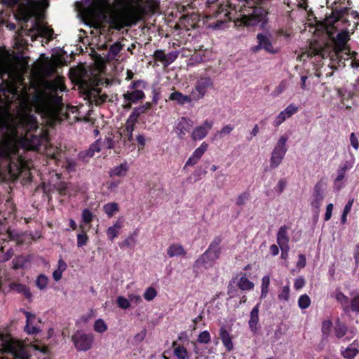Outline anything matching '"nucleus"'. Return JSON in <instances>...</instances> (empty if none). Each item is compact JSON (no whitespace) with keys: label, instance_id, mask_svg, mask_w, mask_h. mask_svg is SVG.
<instances>
[{"label":"nucleus","instance_id":"nucleus-1","mask_svg":"<svg viewBox=\"0 0 359 359\" xmlns=\"http://www.w3.org/2000/svg\"><path fill=\"white\" fill-rule=\"evenodd\" d=\"M0 75L4 82L0 90V161H5L13 179L31 181L32 163L26 160L27 150H35L39 139L32 132L38 128L36 113L49 119L57 117L62 97L57 92L65 90L63 79L48 82L43 91L36 83L24 82L21 67L8 52L0 54Z\"/></svg>","mask_w":359,"mask_h":359},{"label":"nucleus","instance_id":"nucleus-2","mask_svg":"<svg viewBox=\"0 0 359 359\" xmlns=\"http://www.w3.org/2000/svg\"><path fill=\"white\" fill-rule=\"evenodd\" d=\"M80 13L94 27L104 21L116 29L130 27L139 21L147 12H155L156 0H81Z\"/></svg>","mask_w":359,"mask_h":359},{"label":"nucleus","instance_id":"nucleus-3","mask_svg":"<svg viewBox=\"0 0 359 359\" xmlns=\"http://www.w3.org/2000/svg\"><path fill=\"white\" fill-rule=\"evenodd\" d=\"M349 40L347 32L343 31L339 33L334 44H322L318 42H311L309 49L300 55V60H304L305 57H318L319 58L329 57L331 63L329 65L331 69H336V63H343L344 60L352 58L355 52L351 51L346 43Z\"/></svg>","mask_w":359,"mask_h":359},{"label":"nucleus","instance_id":"nucleus-4","mask_svg":"<svg viewBox=\"0 0 359 359\" xmlns=\"http://www.w3.org/2000/svg\"><path fill=\"white\" fill-rule=\"evenodd\" d=\"M219 14L229 20H233L236 25H244L246 26H256L259 25L264 28L268 22V11L262 7H254L250 8L243 15H240L241 18L236 17V12L229 5H222L219 8Z\"/></svg>","mask_w":359,"mask_h":359},{"label":"nucleus","instance_id":"nucleus-5","mask_svg":"<svg viewBox=\"0 0 359 359\" xmlns=\"http://www.w3.org/2000/svg\"><path fill=\"white\" fill-rule=\"evenodd\" d=\"M31 349L39 350L43 353L47 351L46 346L35 344L28 346L12 337L9 334L0 333V353L8 354L6 359H29Z\"/></svg>","mask_w":359,"mask_h":359},{"label":"nucleus","instance_id":"nucleus-6","mask_svg":"<svg viewBox=\"0 0 359 359\" xmlns=\"http://www.w3.org/2000/svg\"><path fill=\"white\" fill-rule=\"evenodd\" d=\"M220 253L219 241L215 240L208 250L196 260L194 265V271L196 273H202L204 270L210 268L214 262L219 258Z\"/></svg>","mask_w":359,"mask_h":359},{"label":"nucleus","instance_id":"nucleus-7","mask_svg":"<svg viewBox=\"0 0 359 359\" xmlns=\"http://www.w3.org/2000/svg\"><path fill=\"white\" fill-rule=\"evenodd\" d=\"M10 6L17 7L16 18L20 21L27 22L34 15L38 13V10L41 6V2L39 0H10Z\"/></svg>","mask_w":359,"mask_h":359},{"label":"nucleus","instance_id":"nucleus-8","mask_svg":"<svg viewBox=\"0 0 359 359\" xmlns=\"http://www.w3.org/2000/svg\"><path fill=\"white\" fill-rule=\"evenodd\" d=\"M25 33L32 38V40H36L37 37L41 36L46 39L47 43L53 39V29L46 26L43 22H41L39 19H35L32 22V26L30 29H24L22 27V32L19 35Z\"/></svg>","mask_w":359,"mask_h":359},{"label":"nucleus","instance_id":"nucleus-9","mask_svg":"<svg viewBox=\"0 0 359 359\" xmlns=\"http://www.w3.org/2000/svg\"><path fill=\"white\" fill-rule=\"evenodd\" d=\"M288 137L286 135H282L278 140L271 155L269 160L270 168L275 169L282 163L286 152L287 151V142Z\"/></svg>","mask_w":359,"mask_h":359},{"label":"nucleus","instance_id":"nucleus-10","mask_svg":"<svg viewBox=\"0 0 359 359\" xmlns=\"http://www.w3.org/2000/svg\"><path fill=\"white\" fill-rule=\"evenodd\" d=\"M351 299L345 295L340 290L334 292V297L337 301L341 305L346 313L352 311L359 313V292H353L351 294Z\"/></svg>","mask_w":359,"mask_h":359},{"label":"nucleus","instance_id":"nucleus-11","mask_svg":"<svg viewBox=\"0 0 359 359\" xmlns=\"http://www.w3.org/2000/svg\"><path fill=\"white\" fill-rule=\"evenodd\" d=\"M72 339L75 348L80 351H86L90 349L95 340L92 334H86L82 332H76L72 336Z\"/></svg>","mask_w":359,"mask_h":359},{"label":"nucleus","instance_id":"nucleus-12","mask_svg":"<svg viewBox=\"0 0 359 359\" xmlns=\"http://www.w3.org/2000/svg\"><path fill=\"white\" fill-rule=\"evenodd\" d=\"M213 82L210 77H201L195 84V90H192V96L194 100L197 101L202 99L206 94L209 88H212Z\"/></svg>","mask_w":359,"mask_h":359},{"label":"nucleus","instance_id":"nucleus-13","mask_svg":"<svg viewBox=\"0 0 359 359\" xmlns=\"http://www.w3.org/2000/svg\"><path fill=\"white\" fill-rule=\"evenodd\" d=\"M326 184L320 181L316 184L313 188L311 205L315 208H319L321 205L326 193Z\"/></svg>","mask_w":359,"mask_h":359},{"label":"nucleus","instance_id":"nucleus-14","mask_svg":"<svg viewBox=\"0 0 359 359\" xmlns=\"http://www.w3.org/2000/svg\"><path fill=\"white\" fill-rule=\"evenodd\" d=\"M136 115L130 114L126 123L125 128L122 132L117 134V139H120L121 137L123 138L124 142L126 141L131 142L133 140V132L135 128V124L137 122V119H135Z\"/></svg>","mask_w":359,"mask_h":359},{"label":"nucleus","instance_id":"nucleus-15","mask_svg":"<svg viewBox=\"0 0 359 359\" xmlns=\"http://www.w3.org/2000/svg\"><path fill=\"white\" fill-rule=\"evenodd\" d=\"M193 127L192 121L186 117L180 118L175 126V132L180 139H183Z\"/></svg>","mask_w":359,"mask_h":359},{"label":"nucleus","instance_id":"nucleus-16","mask_svg":"<svg viewBox=\"0 0 359 359\" xmlns=\"http://www.w3.org/2000/svg\"><path fill=\"white\" fill-rule=\"evenodd\" d=\"M271 35L269 33H260L257 35V42L265 51L269 53H276L278 48L273 46L271 40Z\"/></svg>","mask_w":359,"mask_h":359},{"label":"nucleus","instance_id":"nucleus-17","mask_svg":"<svg viewBox=\"0 0 359 359\" xmlns=\"http://www.w3.org/2000/svg\"><path fill=\"white\" fill-rule=\"evenodd\" d=\"M299 107L294 104H289L284 110L280 111L278 116H276L273 126H279L282 124L286 119L291 117L292 115L296 114L298 111Z\"/></svg>","mask_w":359,"mask_h":359},{"label":"nucleus","instance_id":"nucleus-18","mask_svg":"<svg viewBox=\"0 0 359 359\" xmlns=\"http://www.w3.org/2000/svg\"><path fill=\"white\" fill-rule=\"evenodd\" d=\"M213 126L212 121L205 120L201 126L196 127L191 133V137L194 140H201L203 139L211 130Z\"/></svg>","mask_w":359,"mask_h":359},{"label":"nucleus","instance_id":"nucleus-19","mask_svg":"<svg viewBox=\"0 0 359 359\" xmlns=\"http://www.w3.org/2000/svg\"><path fill=\"white\" fill-rule=\"evenodd\" d=\"M24 313L26 317L25 330L29 334L40 332V328L38 326L40 321L36 318V316L28 311H25Z\"/></svg>","mask_w":359,"mask_h":359},{"label":"nucleus","instance_id":"nucleus-20","mask_svg":"<svg viewBox=\"0 0 359 359\" xmlns=\"http://www.w3.org/2000/svg\"><path fill=\"white\" fill-rule=\"evenodd\" d=\"M130 169L129 164L124 161L117 165L111 168L108 173L111 178L120 177L123 178L127 176Z\"/></svg>","mask_w":359,"mask_h":359},{"label":"nucleus","instance_id":"nucleus-21","mask_svg":"<svg viewBox=\"0 0 359 359\" xmlns=\"http://www.w3.org/2000/svg\"><path fill=\"white\" fill-rule=\"evenodd\" d=\"M341 354L346 359H354L359 353V341H353L346 347L341 348Z\"/></svg>","mask_w":359,"mask_h":359},{"label":"nucleus","instance_id":"nucleus-22","mask_svg":"<svg viewBox=\"0 0 359 359\" xmlns=\"http://www.w3.org/2000/svg\"><path fill=\"white\" fill-rule=\"evenodd\" d=\"M144 97V93L141 90H134L128 91L123 94V99L126 103V107L130 108L133 103H137L139 100Z\"/></svg>","mask_w":359,"mask_h":359},{"label":"nucleus","instance_id":"nucleus-23","mask_svg":"<svg viewBox=\"0 0 359 359\" xmlns=\"http://www.w3.org/2000/svg\"><path fill=\"white\" fill-rule=\"evenodd\" d=\"M259 304V303L257 304V305L252 309L250 314V320L248 324L250 330L254 334H255L258 330Z\"/></svg>","mask_w":359,"mask_h":359},{"label":"nucleus","instance_id":"nucleus-24","mask_svg":"<svg viewBox=\"0 0 359 359\" xmlns=\"http://www.w3.org/2000/svg\"><path fill=\"white\" fill-rule=\"evenodd\" d=\"M169 100L175 101L180 105H183L186 103H190L191 101L194 100V97L192 96V93H191L189 95H186L179 91L172 93L169 96Z\"/></svg>","mask_w":359,"mask_h":359},{"label":"nucleus","instance_id":"nucleus-25","mask_svg":"<svg viewBox=\"0 0 359 359\" xmlns=\"http://www.w3.org/2000/svg\"><path fill=\"white\" fill-rule=\"evenodd\" d=\"M277 243L280 249L287 248L289 243L287 236V227L286 226H281L277 233Z\"/></svg>","mask_w":359,"mask_h":359},{"label":"nucleus","instance_id":"nucleus-26","mask_svg":"<svg viewBox=\"0 0 359 359\" xmlns=\"http://www.w3.org/2000/svg\"><path fill=\"white\" fill-rule=\"evenodd\" d=\"M123 219L119 217L113 226H109L107 230V235L108 238L113 241L118 236L120 229L123 227Z\"/></svg>","mask_w":359,"mask_h":359},{"label":"nucleus","instance_id":"nucleus-27","mask_svg":"<svg viewBox=\"0 0 359 359\" xmlns=\"http://www.w3.org/2000/svg\"><path fill=\"white\" fill-rule=\"evenodd\" d=\"M219 337L226 348L229 351H231L233 348V344L232 342L230 334L224 327H222L219 329Z\"/></svg>","mask_w":359,"mask_h":359},{"label":"nucleus","instance_id":"nucleus-28","mask_svg":"<svg viewBox=\"0 0 359 359\" xmlns=\"http://www.w3.org/2000/svg\"><path fill=\"white\" fill-rule=\"evenodd\" d=\"M167 254L170 257L184 256L186 251L182 245L172 244L167 249Z\"/></svg>","mask_w":359,"mask_h":359},{"label":"nucleus","instance_id":"nucleus-29","mask_svg":"<svg viewBox=\"0 0 359 359\" xmlns=\"http://www.w3.org/2000/svg\"><path fill=\"white\" fill-rule=\"evenodd\" d=\"M345 172L341 170L340 169H337V176L334 180L333 183V189L337 191H340L342 188L345 187V183L344 180L346 176Z\"/></svg>","mask_w":359,"mask_h":359},{"label":"nucleus","instance_id":"nucleus-30","mask_svg":"<svg viewBox=\"0 0 359 359\" xmlns=\"http://www.w3.org/2000/svg\"><path fill=\"white\" fill-rule=\"evenodd\" d=\"M100 142L97 140L95 144H93L88 150L81 152L79 154V157L82 159H85L87 158H91L94 156L95 152H98L100 151Z\"/></svg>","mask_w":359,"mask_h":359},{"label":"nucleus","instance_id":"nucleus-31","mask_svg":"<svg viewBox=\"0 0 359 359\" xmlns=\"http://www.w3.org/2000/svg\"><path fill=\"white\" fill-rule=\"evenodd\" d=\"M238 287L242 290H252L255 285L245 276H241L237 283Z\"/></svg>","mask_w":359,"mask_h":359},{"label":"nucleus","instance_id":"nucleus-32","mask_svg":"<svg viewBox=\"0 0 359 359\" xmlns=\"http://www.w3.org/2000/svg\"><path fill=\"white\" fill-rule=\"evenodd\" d=\"M100 90L97 89L93 88L89 91L88 96L90 100H94L96 104H99L104 102L107 98L106 95H100Z\"/></svg>","mask_w":359,"mask_h":359},{"label":"nucleus","instance_id":"nucleus-33","mask_svg":"<svg viewBox=\"0 0 359 359\" xmlns=\"http://www.w3.org/2000/svg\"><path fill=\"white\" fill-rule=\"evenodd\" d=\"M103 210L109 217H111L114 213L118 212V205L115 202L108 203L104 205Z\"/></svg>","mask_w":359,"mask_h":359},{"label":"nucleus","instance_id":"nucleus-34","mask_svg":"<svg viewBox=\"0 0 359 359\" xmlns=\"http://www.w3.org/2000/svg\"><path fill=\"white\" fill-rule=\"evenodd\" d=\"M11 289L19 293H22L27 298H30L32 296L30 291L25 285L13 283L11 285Z\"/></svg>","mask_w":359,"mask_h":359},{"label":"nucleus","instance_id":"nucleus-35","mask_svg":"<svg viewBox=\"0 0 359 359\" xmlns=\"http://www.w3.org/2000/svg\"><path fill=\"white\" fill-rule=\"evenodd\" d=\"M93 329L96 332L102 334L107 330L108 326L103 319L99 318L95 321Z\"/></svg>","mask_w":359,"mask_h":359},{"label":"nucleus","instance_id":"nucleus-36","mask_svg":"<svg viewBox=\"0 0 359 359\" xmlns=\"http://www.w3.org/2000/svg\"><path fill=\"white\" fill-rule=\"evenodd\" d=\"M290 285H287L281 287L278 292V298L280 302H288L290 299Z\"/></svg>","mask_w":359,"mask_h":359},{"label":"nucleus","instance_id":"nucleus-37","mask_svg":"<svg viewBox=\"0 0 359 359\" xmlns=\"http://www.w3.org/2000/svg\"><path fill=\"white\" fill-rule=\"evenodd\" d=\"M347 332V328L345 325L340 323L339 320L336 323L334 327V333L337 338H342L346 335Z\"/></svg>","mask_w":359,"mask_h":359},{"label":"nucleus","instance_id":"nucleus-38","mask_svg":"<svg viewBox=\"0 0 359 359\" xmlns=\"http://www.w3.org/2000/svg\"><path fill=\"white\" fill-rule=\"evenodd\" d=\"M353 202H354V199L353 198H350L348 200V201L347 202V203L346 204L344 208V210H343V212H342V215H341V223L342 224H346V221H347V215L348 214L351 212V208H352V206H353Z\"/></svg>","mask_w":359,"mask_h":359},{"label":"nucleus","instance_id":"nucleus-39","mask_svg":"<svg viewBox=\"0 0 359 359\" xmlns=\"http://www.w3.org/2000/svg\"><path fill=\"white\" fill-rule=\"evenodd\" d=\"M117 135H109L104 139L103 146L107 149H112L114 147L116 142L118 141Z\"/></svg>","mask_w":359,"mask_h":359},{"label":"nucleus","instance_id":"nucleus-40","mask_svg":"<svg viewBox=\"0 0 359 359\" xmlns=\"http://www.w3.org/2000/svg\"><path fill=\"white\" fill-rule=\"evenodd\" d=\"M311 304V299L307 294H302L299 297L298 306L302 309H306Z\"/></svg>","mask_w":359,"mask_h":359},{"label":"nucleus","instance_id":"nucleus-41","mask_svg":"<svg viewBox=\"0 0 359 359\" xmlns=\"http://www.w3.org/2000/svg\"><path fill=\"white\" fill-rule=\"evenodd\" d=\"M116 304L120 309L125 310L131 307L128 297L126 298L123 296H118L117 297Z\"/></svg>","mask_w":359,"mask_h":359},{"label":"nucleus","instance_id":"nucleus-42","mask_svg":"<svg viewBox=\"0 0 359 359\" xmlns=\"http://www.w3.org/2000/svg\"><path fill=\"white\" fill-rule=\"evenodd\" d=\"M208 144L206 142H203L199 147L196 149L193 154H191L194 157L196 158L198 161L202 157V156L204 154L205 151L208 149Z\"/></svg>","mask_w":359,"mask_h":359},{"label":"nucleus","instance_id":"nucleus-43","mask_svg":"<svg viewBox=\"0 0 359 359\" xmlns=\"http://www.w3.org/2000/svg\"><path fill=\"white\" fill-rule=\"evenodd\" d=\"M208 144L206 142H203L199 147L196 149L193 154H191L194 157L196 158L198 161L202 157V156L204 154L205 151L208 149Z\"/></svg>","mask_w":359,"mask_h":359},{"label":"nucleus","instance_id":"nucleus-44","mask_svg":"<svg viewBox=\"0 0 359 359\" xmlns=\"http://www.w3.org/2000/svg\"><path fill=\"white\" fill-rule=\"evenodd\" d=\"M174 353H175V355L178 359H186L188 356V352H187L186 348H184L182 346H178L175 347L174 349Z\"/></svg>","mask_w":359,"mask_h":359},{"label":"nucleus","instance_id":"nucleus-45","mask_svg":"<svg viewBox=\"0 0 359 359\" xmlns=\"http://www.w3.org/2000/svg\"><path fill=\"white\" fill-rule=\"evenodd\" d=\"M122 49V46L119 43H115L111 46L109 50V57L111 59L116 57Z\"/></svg>","mask_w":359,"mask_h":359},{"label":"nucleus","instance_id":"nucleus-46","mask_svg":"<svg viewBox=\"0 0 359 359\" xmlns=\"http://www.w3.org/2000/svg\"><path fill=\"white\" fill-rule=\"evenodd\" d=\"M150 107H151V103L147 102L144 105L140 106L137 108H135L130 114L136 115L135 119L137 120L138 116L140 114L145 113L147 110H149L150 109Z\"/></svg>","mask_w":359,"mask_h":359},{"label":"nucleus","instance_id":"nucleus-47","mask_svg":"<svg viewBox=\"0 0 359 359\" xmlns=\"http://www.w3.org/2000/svg\"><path fill=\"white\" fill-rule=\"evenodd\" d=\"M131 307H135L142 303V299L140 295L135 293H129L128 295Z\"/></svg>","mask_w":359,"mask_h":359},{"label":"nucleus","instance_id":"nucleus-48","mask_svg":"<svg viewBox=\"0 0 359 359\" xmlns=\"http://www.w3.org/2000/svg\"><path fill=\"white\" fill-rule=\"evenodd\" d=\"M157 295V291L152 287H149L146 289L144 292V298L148 301H152Z\"/></svg>","mask_w":359,"mask_h":359},{"label":"nucleus","instance_id":"nucleus-49","mask_svg":"<svg viewBox=\"0 0 359 359\" xmlns=\"http://www.w3.org/2000/svg\"><path fill=\"white\" fill-rule=\"evenodd\" d=\"M332 328V323L330 320H324L322 323V332L323 336L327 337L330 334Z\"/></svg>","mask_w":359,"mask_h":359},{"label":"nucleus","instance_id":"nucleus-50","mask_svg":"<svg viewBox=\"0 0 359 359\" xmlns=\"http://www.w3.org/2000/svg\"><path fill=\"white\" fill-rule=\"evenodd\" d=\"M46 152V155L53 159L58 161L62 158L60 150H59L57 148L55 149L53 148H48Z\"/></svg>","mask_w":359,"mask_h":359},{"label":"nucleus","instance_id":"nucleus-51","mask_svg":"<svg viewBox=\"0 0 359 359\" xmlns=\"http://www.w3.org/2000/svg\"><path fill=\"white\" fill-rule=\"evenodd\" d=\"M48 283V278L45 275H40L36 280V285L40 290L46 288Z\"/></svg>","mask_w":359,"mask_h":359},{"label":"nucleus","instance_id":"nucleus-52","mask_svg":"<svg viewBox=\"0 0 359 359\" xmlns=\"http://www.w3.org/2000/svg\"><path fill=\"white\" fill-rule=\"evenodd\" d=\"M211 340V337L208 331L201 332L198 337V341L201 344H208Z\"/></svg>","mask_w":359,"mask_h":359},{"label":"nucleus","instance_id":"nucleus-53","mask_svg":"<svg viewBox=\"0 0 359 359\" xmlns=\"http://www.w3.org/2000/svg\"><path fill=\"white\" fill-rule=\"evenodd\" d=\"M233 128L234 127L231 125H225L219 131H218L215 135H219V137L221 138L224 135H229L233 131Z\"/></svg>","mask_w":359,"mask_h":359},{"label":"nucleus","instance_id":"nucleus-54","mask_svg":"<svg viewBox=\"0 0 359 359\" xmlns=\"http://www.w3.org/2000/svg\"><path fill=\"white\" fill-rule=\"evenodd\" d=\"M177 56L178 53L177 52H170L168 54H165L164 65L168 66L171 64L177 59Z\"/></svg>","mask_w":359,"mask_h":359},{"label":"nucleus","instance_id":"nucleus-55","mask_svg":"<svg viewBox=\"0 0 359 359\" xmlns=\"http://www.w3.org/2000/svg\"><path fill=\"white\" fill-rule=\"evenodd\" d=\"M88 238L85 233H79L77 235V245L78 247H83L86 245Z\"/></svg>","mask_w":359,"mask_h":359},{"label":"nucleus","instance_id":"nucleus-56","mask_svg":"<svg viewBox=\"0 0 359 359\" xmlns=\"http://www.w3.org/2000/svg\"><path fill=\"white\" fill-rule=\"evenodd\" d=\"M93 219V213L88 210L85 209L82 212V220L84 223L88 224Z\"/></svg>","mask_w":359,"mask_h":359},{"label":"nucleus","instance_id":"nucleus-57","mask_svg":"<svg viewBox=\"0 0 359 359\" xmlns=\"http://www.w3.org/2000/svg\"><path fill=\"white\" fill-rule=\"evenodd\" d=\"M286 185H287L286 180L284 179H281L278 182L277 184L274 187V189L277 193L281 194L285 189Z\"/></svg>","mask_w":359,"mask_h":359},{"label":"nucleus","instance_id":"nucleus-58","mask_svg":"<svg viewBox=\"0 0 359 359\" xmlns=\"http://www.w3.org/2000/svg\"><path fill=\"white\" fill-rule=\"evenodd\" d=\"M121 182L119 180H112L107 183V188L111 192H114L116 190Z\"/></svg>","mask_w":359,"mask_h":359},{"label":"nucleus","instance_id":"nucleus-59","mask_svg":"<svg viewBox=\"0 0 359 359\" xmlns=\"http://www.w3.org/2000/svg\"><path fill=\"white\" fill-rule=\"evenodd\" d=\"M350 142L351 146L355 149L358 150L359 148V141L358 140V137H356L355 134L354 133H352L350 135Z\"/></svg>","mask_w":359,"mask_h":359},{"label":"nucleus","instance_id":"nucleus-60","mask_svg":"<svg viewBox=\"0 0 359 359\" xmlns=\"http://www.w3.org/2000/svg\"><path fill=\"white\" fill-rule=\"evenodd\" d=\"M305 285V280L304 278L299 277L295 279L294 283V288L297 290L302 288Z\"/></svg>","mask_w":359,"mask_h":359},{"label":"nucleus","instance_id":"nucleus-61","mask_svg":"<svg viewBox=\"0 0 359 359\" xmlns=\"http://www.w3.org/2000/svg\"><path fill=\"white\" fill-rule=\"evenodd\" d=\"M306 260L304 255H299L298 256V262H297V267L299 269L304 268L306 266Z\"/></svg>","mask_w":359,"mask_h":359},{"label":"nucleus","instance_id":"nucleus-62","mask_svg":"<svg viewBox=\"0 0 359 359\" xmlns=\"http://www.w3.org/2000/svg\"><path fill=\"white\" fill-rule=\"evenodd\" d=\"M154 57L156 60L165 64V53L161 50H157L154 53Z\"/></svg>","mask_w":359,"mask_h":359},{"label":"nucleus","instance_id":"nucleus-63","mask_svg":"<svg viewBox=\"0 0 359 359\" xmlns=\"http://www.w3.org/2000/svg\"><path fill=\"white\" fill-rule=\"evenodd\" d=\"M333 208H334V206H333L332 203H329L327 205V207H326V212H325V221L330 220V218L332 217Z\"/></svg>","mask_w":359,"mask_h":359},{"label":"nucleus","instance_id":"nucleus-64","mask_svg":"<svg viewBox=\"0 0 359 359\" xmlns=\"http://www.w3.org/2000/svg\"><path fill=\"white\" fill-rule=\"evenodd\" d=\"M270 277L264 276L262 279L261 289H269Z\"/></svg>","mask_w":359,"mask_h":359}]
</instances>
